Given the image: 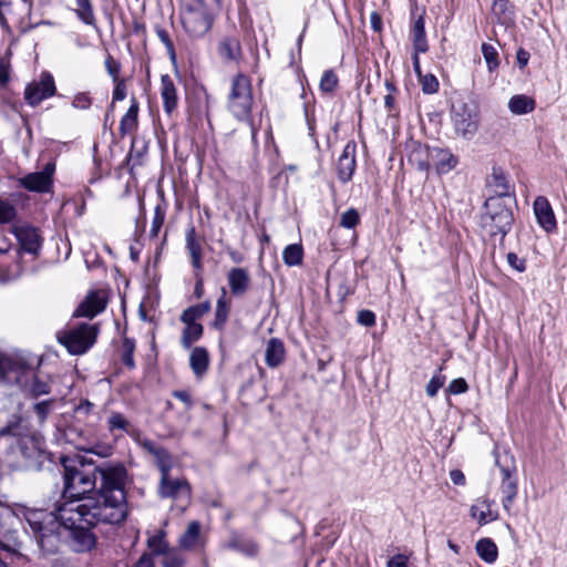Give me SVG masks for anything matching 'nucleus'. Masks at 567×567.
<instances>
[{
    "label": "nucleus",
    "instance_id": "1",
    "mask_svg": "<svg viewBox=\"0 0 567 567\" xmlns=\"http://www.w3.org/2000/svg\"><path fill=\"white\" fill-rule=\"evenodd\" d=\"M127 471L121 462L95 465L86 458L64 465L62 502L55 507L54 518L73 525L74 520L120 524L128 508L125 485Z\"/></svg>",
    "mask_w": 567,
    "mask_h": 567
},
{
    "label": "nucleus",
    "instance_id": "2",
    "mask_svg": "<svg viewBox=\"0 0 567 567\" xmlns=\"http://www.w3.org/2000/svg\"><path fill=\"white\" fill-rule=\"evenodd\" d=\"M218 9L219 0H182L181 21L185 32L194 39L204 37Z\"/></svg>",
    "mask_w": 567,
    "mask_h": 567
},
{
    "label": "nucleus",
    "instance_id": "3",
    "mask_svg": "<svg viewBox=\"0 0 567 567\" xmlns=\"http://www.w3.org/2000/svg\"><path fill=\"white\" fill-rule=\"evenodd\" d=\"M254 105L251 81L245 74H237L230 86L228 94L227 109L235 118L245 122L250 126L252 137L257 134V128L251 117Z\"/></svg>",
    "mask_w": 567,
    "mask_h": 567
},
{
    "label": "nucleus",
    "instance_id": "4",
    "mask_svg": "<svg viewBox=\"0 0 567 567\" xmlns=\"http://www.w3.org/2000/svg\"><path fill=\"white\" fill-rule=\"evenodd\" d=\"M486 212L482 216V226L489 236L502 238L511 230L514 217L502 197H491L485 203Z\"/></svg>",
    "mask_w": 567,
    "mask_h": 567
},
{
    "label": "nucleus",
    "instance_id": "5",
    "mask_svg": "<svg viewBox=\"0 0 567 567\" xmlns=\"http://www.w3.org/2000/svg\"><path fill=\"white\" fill-rule=\"evenodd\" d=\"M495 463L502 475L499 489L502 493L503 508L509 513L518 494V481L514 456L505 452L503 455L495 454Z\"/></svg>",
    "mask_w": 567,
    "mask_h": 567
},
{
    "label": "nucleus",
    "instance_id": "6",
    "mask_svg": "<svg viewBox=\"0 0 567 567\" xmlns=\"http://www.w3.org/2000/svg\"><path fill=\"white\" fill-rule=\"evenodd\" d=\"M96 324L81 323L58 333V340L74 355L85 353L96 341Z\"/></svg>",
    "mask_w": 567,
    "mask_h": 567
},
{
    "label": "nucleus",
    "instance_id": "7",
    "mask_svg": "<svg viewBox=\"0 0 567 567\" xmlns=\"http://www.w3.org/2000/svg\"><path fill=\"white\" fill-rule=\"evenodd\" d=\"M451 118L456 134L463 138H472L478 130L476 107L463 101H457L452 105Z\"/></svg>",
    "mask_w": 567,
    "mask_h": 567
},
{
    "label": "nucleus",
    "instance_id": "8",
    "mask_svg": "<svg viewBox=\"0 0 567 567\" xmlns=\"http://www.w3.org/2000/svg\"><path fill=\"white\" fill-rule=\"evenodd\" d=\"M62 527L69 530L70 546L76 553L91 550L96 544V537L91 528L101 522H86L75 519L73 525L66 524L62 519H56ZM106 524L105 522H103Z\"/></svg>",
    "mask_w": 567,
    "mask_h": 567
},
{
    "label": "nucleus",
    "instance_id": "9",
    "mask_svg": "<svg viewBox=\"0 0 567 567\" xmlns=\"http://www.w3.org/2000/svg\"><path fill=\"white\" fill-rule=\"evenodd\" d=\"M158 493L163 498L182 501L187 505L190 499V486L185 478H173L169 472L161 474V485Z\"/></svg>",
    "mask_w": 567,
    "mask_h": 567
},
{
    "label": "nucleus",
    "instance_id": "10",
    "mask_svg": "<svg viewBox=\"0 0 567 567\" xmlns=\"http://www.w3.org/2000/svg\"><path fill=\"white\" fill-rule=\"evenodd\" d=\"M19 435L18 449L24 458H37L42 452V439L37 434L21 435L18 427L8 425L0 430V435Z\"/></svg>",
    "mask_w": 567,
    "mask_h": 567
},
{
    "label": "nucleus",
    "instance_id": "11",
    "mask_svg": "<svg viewBox=\"0 0 567 567\" xmlns=\"http://www.w3.org/2000/svg\"><path fill=\"white\" fill-rule=\"evenodd\" d=\"M55 94V84L51 74L44 73L39 82L29 84L24 92V99L28 104L35 106L43 100Z\"/></svg>",
    "mask_w": 567,
    "mask_h": 567
},
{
    "label": "nucleus",
    "instance_id": "12",
    "mask_svg": "<svg viewBox=\"0 0 567 567\" xmlns=\"http://www.w3.org/2000/svg\"><path fill=\"white\" fill-rule=\"evenodd\" d=\"M54 164L48 163L43 171L30 173L20 178V185L30 192L45 193L52 185Z\"/></svg>",
    "mask_w": 567,
    "mask_h": 567
},
{
    "label": "nucleus",
    "instance_id": "13",
    "mask_svg": "<svg viewBox=\"0 0 567 567\" xmlns=\"http://www.w3.org/2000/svg\"><path fill=\"white\" fill-rule=\"evenodd\" d=\"M355 150L354 142H348L343 147L337 162V174L342 183H348L355 171Z\"/></svg>",
    "mask_w": 567,
    "mask_h": 567
},
{
    "label": "nucleus",
    "instance_id": "14",
    "mask_svg": "<svg viewBox=\"0 0 567 567\" xmlns=\"http://www.w3.org/2000/svg\"><path fill=\"white\" fill-rule=\"evenodd\" d=\"M429 157L436 173L440 175L450 173L458 164L457 156L447 148L434 147L430 150Z\"/></svg>",
    "mask_w": 567,
    "mask_h": 567
},
{
    "label": "nucleus",
    "instance_id": "15",
    "mask_svg": "<svg viewBox=\"0 0 567 567\" xmlns=\"http://www.w3.org/2000/svg\"><path fill=\"white\" fill-rule=\"evenodd\" d=\"M534 213L537 219L538 225L547 233H550L556 229L557 223L555 218L554 210L548 202V199L544 196H538L534 200Z\"/></svg>",
    "mask_w": 567,
    "mask_h": 567
},
{
    "label": "nucleus",
    "instance_id": "16",
    "mask_svg": "<svg viewBox=\"0 0 567 567\" xmlns=\"http://www.w3.org/2000/svg\"><path fill=\"white\" fill-rule=\"evenodd\" d=\"M227 282L235 297H243L250 288L251 279L246 268H231L227 272Z\"/></svg>",
    "mask_w": 567,
    "mask_h": 567
},
{
    "label": "nucleus",
    "instance_id": "17",
    "mask_svg": "<svg viewBox=\"0 0 567 567\" xmlns=\"http://www.w3.org/2000/svg\"><path fill=\"white\" fill-rule=\"evenodd\" d=\"M494 502L489 501L488 498H477L475 503L471 506V517L473 519H476L481 526L496 520L498 518V514L496 511L492 508Z\"/></svg>",
    "mask_w": 567,
    "mask_h": 567
},
{
    "label": "nucleus",
    "instance_id": "18",
    "mask_svg": "<svg viewBox=\"0 0 567 567\" xmlns=\"http://www.w3.org/2000/svg\"><path fill=\"white\" fill-rule=\"evenodd\" d=\"M161 97L165 113L171 115L177 109L178 94L176 85L168 74L161 76Z\"/></svg>",
    "mask_w": 567,
    "mask_h": 567
},
{
    "label": "nucleus",
    "instance_id": "19",
    "mask_svg": "<svg viewBox=\"0 0 567 567\" xmlns=\"http://www.w3.org/2000/svg\"><path fill=\"white\" fill-rule=\"evenodd\" d=\"M106 307L105 299L99 292L90 293L74 311L75 317L93 318Z\"/></svg>",
    "mask_w": 567,
    "mask_h": 567
},
{
    "label": "nucleus",
    "instance_id": "20",
    "mask_svg": "<svg viewBox=\"0 0 567 567\" xmlns=\"http://www.w3.org/2000/svg\"><path fill=\"white\" fill-rule=\"evenodd\" d=\"M185 240H186V249L188 250L192 259L193 267L200 271L203 269V249H202V241L199 237L197 236L196 229L194 226H189L186 229L185 234Z\"/></svg>",
    "mask_w": 567,
    "mask_h": 567
},
{
    "label": "nucleus",
    "instance_id": "21",
    "mask_svg": "<svg viewBox=\"0 0 567 567\" xmlns=\"http://www.w3.org/2000/svg\"><path fill=\"white\" fill-rule=\"evenodd\" d=\"M16 235L22 250L32 255L38 254L41 248V238L35 228L20 227L16 230Z\"/></svg>",
    "mask_w": 567,
    "mask_h": 567
},
{
    "label": "nucleus",
    "instance_id": "22",
    "mask_svg": "<svg viewBox=\"0 0 567 567\" xmlns=\"http://www.w3.org/2000/svg\"><path fill=\"white\" fill-rule=\"evenodd\" d=\"M286 355L284 342L279 338H271L266 343L265 362L269 368L279 367Z\"/></svg>",
    "mask_w": 567,
    "mask_h": 567
},
{
    "label": "nucleus",
    "instance_id": "23",
    "mask_svg": "<svg viewBox=\"0 0 567 567\" xmlns=\"http://www.w3.org/2000/svg\"><path fill=\"white\" fill-rule=\"evenodd\" d=\"M138 102L135 97L131 99V105L120 122V134L122 136L130 135L136 132L138 126Z\"/></svg>",
    "mask_w": 567,
    "mask_h": 567
},
{
    "label": "nucleus",
    "instance_id": "24",
    "mask_svg": "<svg viewBox=\"0 0 567 567\" xmlns=\"http://www.w3.org/2000/svg\"><path fill=\"white\" fill-rule=\"evenodd\" d=\"M202 526L199 522L193 520L187 525L186 530L179 536L178 545L182 549L192 550L202 545Z\"/></svg>",
    "mask_w": 567,
    "mask_h": 567
},
{
    "label": "nucleus",
    "instance_id": "25",
    "mask_svg": "<svg viewBox=\"0 0 567 567\" xmlns=\"http://www.w3.org/2000/svg\"><path fill=\"white\" fill-rule=\"evenodd\" d=\"M226 289H221V296L217 299L213 327L223 330L230 312V301L226 298Z\"/></svg>",
    "mask_w": 567,
    "mask_h": 567
},
{
    "label": "nucleus",
    "instance_id": "26",
    "mask_svg": "<svg viewBox=\"0 0 567 567\" xmlns=\"http://www.w3.org/2000/svg\"><path fill=\"white\" fill-rule=\"evenodd\" d=\"M411 33L414 51L416 53H425L429 50V45L425 35L424 18L422 16L414 20Z\"/></svg>",
    "mask_w": 567,
    "mask_h": 567
},
{
    "label": "nucleus",
    "instance_id": "27",
    "mask_svg": "<svg viewBox=\"0 0 567 567\" xmlns=\"http://www.w3.org/2000/svg\"><path fill=\"white\" fill-rule=\"evenodd\" d=\"M189 364L197 377H202L208 369L209 355L205 348L196 347L189 357Z\"/></svg>",
    "mask_w": 567,
    "mask_h": 567
},
{
    "label": "nucleus",
    "instance_id": "28",
    "mask_svg": "<svg viewBox=\"0 0 567 567\" xmlns=\"http://www.w3.org/2000/svg\"><path fill=\"white\" fill-rule=\"evenodd\" d=\"M227 548L237 550L246 556L255 557L259 551L258 544L252 539H244L239 536H234L226 545Z\"/></svg>",
    "mask_w": 567,
    "mask_h": 567
},
{
    "label": "nucleus",
    "instance_id": "29",
    "mask_svg": "<svg viewBox=\"0 0 567 567\" xmlns=\"http://www.w3.org/2000/svg\"><path fill=\"white\" fill-rule=\"evenodd\" d=\"M220 56L227 61L237 60L241 54L240 42L236 38H225L218 45Z\"/></svg>",
    "mask_w": 567,
    "mask_h": 567
},
{
    "label": "nucleus",
    "instance_id": "30",
    "mask_svg": "<svg viewBox=\"0 0 567 567\" xmlns=\"http://www.w3.org/2000/svg\"><path fill=\"white\" fill-rule=\"evenodd\" d=\"M508 109L514 114H526L535 109V101L526 95L519 94L511 97Z\"/></svg>",
    "mask_w": 567,
    "mask_h": 567
},
{
    "label": "nucleus",
    "instance_id": "31",
    "mask_svg": "<svg viewBox=\"0 0 567 567\" xmlns=\"http://www.w3.org/2000/svg\"><path fill=\"white\" fill-rule=\"evenodd\" d=\"M477 555L486 563H494L497 559V546L489 538H482L476 543Z\"/></svg>",
    "mask_w": 567,
    "mask_h": 567
},
{
    "label": "nucleus",
    "instance_id": "32",
    "mask_svg": "<svg viewBox=\"0 0 567 567\" xmlns=\"http://www.w3.org/2000/svg\"><path fill=\"white\" fill-rule=\"evenodd\" d=\"M76 8L74 12L76 17L85 24L95 27L96 19L93 11L91 0H75Z\"/></svg>",
    "mask_w": 567,
    "mask_h": 567
},
{
    "label": "nucleus",
    "instance_id": "33",
    "mask_svg": "<svg viewBox=\"0 0 567 567\" xmlns=\"http://www.w3.org/2000/svg\"><path fill=\"white\" fill-rule=\"evenodd\" d=\"M204 328L198 322L185 323L181 343L185 349H189L203 336Z\"/></svg>",
    "mask_w": 567,
    "mask_h": 567
},
{
    "label": "nucleus",
    "instance_id": "34",
    "mask_svg": "<svg viewBox=\"0 0 567 567\" xmlns=\"http://www.w3.org/2000/svg\"><path fill=\"white\" fill-rule=\"evenodd\" d=\"M210 302L204 301L202 303L188 307L185 309L181 316V320L183 323H192L196 322L197 319L202 318L204 315L209 312Z\"/></svg>",
    "mask_w": 567,
    "mask_h": 567
},
{
    "label": "nucleus",
    "instance_id": "35",
    "mask_svg": "<svg viewBox=\"0 0 567 567\" xmlns=\"http://www.w3.org/2000/svg\"><path fill=\"white\" fill-rule=\"evenodd\" d=\"M284 262L289 266H299L303 259V249L300 244L288 245L282 251Z\"/></svg>",
    "mask_w": 567,
    "mask_h": 567
},
{
    "label": "nucleus",
    "instance_id": "36",
    "mask_svg": "<svg viewBox=\"0 0 567 567\" xmlns=\"http://www.w3.org/2000/svg\"><path fill=\"white\" fill-rule=\"evenodd\" d=\"M147 547L154 555H165L168 550V543L165 540V532L158 530L147 538Z\"/></svg>",
    "mask_w": 567,
    "mask_h": 567
},
{
    "label": "nucleus",
    "instance_id": "37",
    "mask_svg": "<svg viewBox=\"0 0 567 567\" xmlns=\"http://www.w3.org/2000/svg\"><path fill=\"white\" fill-rule=\"evenodd\" d=\"M151 454L155 457V463L159 468L161 474L171 471L173 461L169 453L165 449L158 445L154 451L151 452Z\"/></svg>",
    "mask_w": 567,
    "mask_h": 567
},
{
    "label": "nucleus",
    "instance_id": "38",
    "mask_svg": "<svg viewBox=\"0 0 567 567\" xmlns=\"http://www.w3.org/2000/svg\"><path fill=\"white\" fill-rule=\"evenodd\" d=\"M482 53L486 61L488 71L492 72V71L496 70L499 65V60H498V52L495 49V47L492 44H488V43H483L482 44Z\"/></svg>",
    "mask_w": 567,
    "mask_h": 567
},
{
    "label": "nucleus",
    "instance_id": "39",
    "mask_svg": "<svg viewBox=\"0 0 567 567\" xmlns=\"http://www.w3.org/2000/svg\"><path fill=\"white\" fill-rule=\"evenodd\" d=\"M54 399L43 400L34 404L33 410L40 424H43L55 404Z\"/></svg>",
    "mask_w": 567,
    "mask_h": 567
},
{
    "label": "nucleus",
    "instance_id": "40",
    "mask_svg": "<svg viewBox=\"0 0 567 567\" xmlns=\"http://www.w3.org/2000/svg\"><path fill=\"white\" fill-rule=\"evenodd\" d=\"M122 347H123L122 362L128 369H134L135 368V361H134L135 342H134V340H132L130 338H124Z\"/></svg>",
    "mask_w": 567,
    "mask_h": 567
},
{
    "label": "nucleus",
    "instance_id": "41",
    "mask_svg": "<svg viewBox=\"0 0 567 567\" xmlns=\"http://www.w3.org/2000/svg\"><path fill=\"white\" fill-rule=\"evenodd\" d=\"M107 425L110 431H124L128 432L130 422L125 419V416L118 412H112L107 419Z\"/></svg>",
    "mask_w": 567,
    "mask_h": 567
},
{
    "label": "nucleus",
    "instance_id": "42",
    "mask_svg": "<svg viewBox=\"0 0 567 567\" xmlns=\"http://www.w3.org/2000/svg\"><path fill=\"white\" fill-rule=\"evenodd\" d=\"M338 85V78L332 70H327L323 72L320 80V90L324 93H331L336 90Z\"/></svg>",
    "mask_w": 567,
    "mask_h": 567
},
{
    "label": "nucleus",
    "instance_id": "43",
    "mask_svg": "<svg viewBox=\"0 0 567 567\" xmlns=\"http://www.w3.org/2000/svg\"><path fill=\"white\" fill-rule=\"evenodd\" d=\"M360 217L354 208L346 210L340 218V226L344 228H354L359 224Z\"/></svg>",
    "mask_w": 567,
    "mask_h": 567
},
{
    "label": "nucleus",
    "instance_id": "44",
    "mask_svg": "<svg viewBox=\"0 0 567 567\" xmlns=\"http://www.w3.org/2000/svg\"><path fill=\"white\" fill-rule=\"evenodd\" d=\"M419 78H420V81L422 84V90L424 93L433 94V93L437 92L439 81L433 74H425V75L421 74V76H419Z\"/></svg>",
    "mask_w": 567,
    "mask_h": 567
},
{
    "label": "nucleus",
    "instance_id": "45",
    "mask_svg": "<svg viewBox=\"0 0 567 567\" xmlns=\"http://www.w3.org/2000/svg\"><path fill=\"white\" fill-rule=\"evenodd\" d=\"M445 377L442 374H435L426 384L425 391L426 394L431 398L436 396L439 390L444 385Z\"/></svg>",
    "mask_w": 567,
    "mask_h": 567
},
{
    "label": "nucleus",
    "instance_id": "46",
    "mask_svg": "<svg viewBox=\"0 0 567 567\" xmlns=\"http://www.w3.org/2000/svg\"><path fill=\"white\" fill-rule=\"evenodd\" d=\"M156 34L158 39L162 41V43L165 45L167 54L169 55L172 61L176 60V52L173 44V41L171 40L168 32L165 29H157Z\"/></svg>",
    "mask_w": 567,
    "mask_h": 567
},
{
    "label": "nucleus",
    "instance_id": "47",
    "mask_svg": "<svg viewBox=\"0 0 567 567\" xmlns=\"http://www.w3.org/2000/svg\"><path fill=\"white\" fill-rule=\"evenodd\" d=\"M16 208L6 200H0V224H7L14 219Z\"/></svg>",
    "mask_w": 567,
    "mask_h": 567
},
{
    "label": "nucleus",
    "instance_id": "48",
    "mask_svg": "<svg viewBox=\"0 0 567 567\" xmlns=\"http://www.w3.org/2000/svg\"><path fill=\"white\" fill-rule=\"evenodd\" d=\"M164 219H165V212L159 206H157L155 208L154 217H153L151 229H150L151 236L156 237L158 235L159 229L164 224Z\"/></svg>",
    "mask_w": 567,
    "mask_h": 567
},
{
    "label": "nucleus",
    "instance_id": "49",
    "mask_svg": "<svg viewBox=\"0 0 567 567\" xmlns=\"http://www.w3.org/2000/svg\"><path fill=\"white\" fill-rule=\"evenodd\" d=\"M105 69L113 81L120 80L121 63L116 61L111 54L105 59Z\"/></svg>",
    "mask_w": 567,
    "mask_h": 567
},
{
    "label": "nucleus",
    "instance_id": "50",
    "mask_svg": "<svg viewBox=\"0 0 567 567\" xmlns=\"http://www.w3.org/2000/svg\"><path fill=\"white\" fill-rule=\"evenodd\" d=\"M163 565H164V567H184L185 559L177 551L169 550L165 554Z\"/></svg>",
    "mask_w": 567,
    "mask_h": 567
},
{
    "label": "nucleus",
    "instance_id": "51",
    "mask_svg": "<svg viewBox=\"0 0 567 567\" xmlns=\"http://www.w3.org/2000/svg\"><path fill=\"white\" fill-rule=\"evenodd\" d=\"M92 105V99L89 93L81 92L74 95L72 106L78 110H87Z\"/></svg>",
    "mask_w": 567,
    "mask_h": 567
},
{
    "label": "nucleus",
    "instance_id": "52",
    "mask_svg": "<svg viewBox=\"0 0 567 567\" xmlns=\"http://www.w3.org/2000/svg\"><path fill=\"white\" fill-rule=\"evenodd\" d=\"M39 543L41 547L48 548L49 550H52L55 547V542L58 540V537L54 535H48L43 532V529L39 528Z\"/></svg>",
    "mask_w": 567,
    "mask_h": 567
},
{
    "label": "nucleus",
    "instance_id": "53",
    "mask_svg": "<svg viewBox=\"0 0 567 567\" xmlns=\"http://www.w3.org/2000/svg\"><path fill=\"white\" fill-rule=\"evenodd\" d=\"M30 392L34 396L48 394L50 392V386L47 382L35 378L30 385Z\"/></svg>",
    "mask_w": 567,
    "mask_h": 567
},
{
    "label": "nucleus",
    "instance_id": "54",
    "mask_svg": "<svg viewBox=\"0 0 567 567\" xmlns=\"http://www.w3.org/2000/svg\"><path fill=\"white\" fill-rule=\"evenodd\" d=\"M468 385L463 378L454 379L451 381L447 388V392L451 394H461L466 392Z\"/></svg>",
    "mask_w": 567,
    "mask_h": 567
},
{
    "label": "nucleus",
    "instance_id": "55",
    "mask_svg": "<svg viewBox=\"0 0 567 567\" xmlns=\"http://www.w3.org/2000/svg\"><path fill=\"white\" fill-rule=\"evenodd\" d=\"M113 82H114L115 86H114V91H113L112 103H114L116 101H123L126 97L125 81L123 79H120V80L113 81Z\"/></svg>",
    "mask_w": 567,
    "mask_h": 567
},
{
    "label": "nucleus",
    "instance_id": "56",
    "mask_svg": "<svg viewBox=\"0 0 567 567\" xmlns=\"http://www.w3.org/2000/svg\"><path fill=\"white\" fill-rule=\"evenodd\" d=\"M358 322L364 327H372L375 324V315L370 310H361L358 313Z\"/></svg>",
    "mask_w": 567,
    "mask_h": 567
},
{
    "label": "nucleus",
    "instance_id": "57",
    "mask_svg": "<svg viewBox=\"0 0 567 567\" xmlns=\"http://www.w3.org/2000/svg\"><path fill=\"white\" fill-rule=\"evenodd\" d=\"M508 264L517 271H524L526 269V262L524 259H520L516 254L508 252L507 254Z\"/></svg>",
    "mask_w": 567,
    "mask_h": 567
},
{
    "label": "nucleus",
    "instance_id": "58",
    "mask_svg": "<svg viewBox=\"0 0 567 567\" xmlns=\"http://www.w3.org/2000/svg\"><path fill=\"white\" fill-rule=\"evenodd\" d=\"M386 567H409L408 557L402 554H398L389 559Z\"/></svg>",
    "mask_w": 567,
    "mask_h": 567
},
{
    "label": "nucleus",
    "instance_id": "59",
    "mask_svg": "<svg viewBox=\"0 0 567 567\" xmlns=\"http://www.w3.org/2000/svg\"><path fill=\"white\" fill-rule=\"evenodd\" d=\"M9 81V63L6 59L0 58V85H6Z\"/></svg>",
    "mask_w": 567,
    "mask_h": 567
},
{
    "label": "nucleus",
    "instance_id": "60",
    "mask_svg": "<svg viewBox=\"0 0 567 567\" xmlns=\"http://www.w3.org/2000/svg\"><path fill=\"white\" fill-rule=\"evenodd\" d=\"M134 567H155V564L152 556L145 553L140 557Z\"/></svg>",
    "mask_w": 567,
    "mask_h": 567
},
{
    "label": "nucleus",
    "instance_id": "61",
    "mask_svg": "<svg viewBox=\"0 0 567 567\" xmlns=\"http://www.w3.org/2000/svg\"><path fill=\"white\" fill-rule=\"evenodd\" d=\"M516 60H517V64L519 65V68L523 69L528 63L529 53L526 50L520 48V49H518V51L516 53Z\"/></svg>",
    "mask_w": 567,
    "mask_h": 567
},
{
    "label": "nucleus",
    "instance_id": "62",
    "mask_svg": "<svg viewBox=\"0 0 567 567\" xmlns=\"http://www.w3.org/2000/svg\"><path fill=\"white\" fill-rule=\"evenodd\" d=\"M173 395L176 399H178L179 401H182L183 403H185V405L187 408L192 406L193 402H192L190 395L187 391H183V390L174 391Z\"/></svg>",
    "mask_w": 567,
    "mask_h": 567
},
{
    "label": "nucleus",
    "instance_id": "63",
    "mask_svg": "<svg viewBox=\"0 0 567 567\" xmlns=\"http://www.w3.org/2000/svg\"><path fill=\"white\" fill-rule=\"evenodd\" d=\"M450 478L455 485H464L465 484V476L461 470L451 471Z\"/></svg>",
    "mask_w": 567,
    "mask_h": 567
},
{
    "label": "nucleus",
    "instance_id": "64",
    "mask_svg": "<svg viewBox=\"0 0 567 567\" xmlns=\"http://www.w3.org/2000/svg\"><path fill=\"white\" fill-rule=\"evenodd\" d=\"M196 278H197V281H196V285H195V290H194V292H195V296H196L197 298H200V297H202V295H203V291H204V288H203V279H202V277L199 276V274H198V272L196 274Z\"/></svg>",
    "mask_w": 567,
    "mask_h": 567
}]
</instances>
